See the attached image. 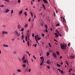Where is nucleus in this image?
Wrapping results in <instances>:
<instances>
[{"instance_id": "f257e3e1", "label": "nucleus", "mask_w": 75, "mask_h": 75, "mask_svg": "<svg viewBox=\"0 0 75 75\" xmlns=\"http://www.w3.org/2000/svg\"><path fill=\"white\" fill-rule=\"evenodd\" d=\"M67 44H64L63 45L61 43L60 44V48L62 49H63V50H66L67 48Z\"/></svg>"}, {"instance_id": "f03ea898", "label": "nucleus", "mask_w": 75, "mask_h": 75, "mask_svg": "<svg viewBox=\"0 0 75 75\" xmlns=\"http://www.w3.org/2000/svg\"><path fill=\"white\" fill-rule=\"evenodd\" d=\"M53 56L55 58H57V55H56V54H55V53L54 52L53 53Z\"/></svg>"}, {"instance_id": "7ed1b4c3", "label": "nucleus", "mask_w": 75, "mask_h": 75, "mask_svg": "<svg viewBox=\"0 0 75 75\" xmlns=\"http://www.w3.org/2000/svg\"><path fill=\"white\" fill-rule=\"evenodd\" d=\"M54 35H55V37H58L59 36H58V34L57 33H54Z\"/></svg>"}, {"instance_id": "20e7f679", "label": "nucleus", "mask_w": 75, "mask_h": 75, "mask_svg": "<svg viewBox=\"0 0 75 75\" xmlns=\"http://www.w3.org/2000/svg\"><path fill=\"white\" fill-rule=\"evenodd\" d=\"M63 23H66V21L65 20V18H64V17H63Z\"/></svg>"}, {"instance_id": "39448f33", "label": "nucleus", "mask_w": 75, "mask_h": 75, "mask_svg": "<svg viewBox=\"0 0 75 75\" xmlns=\"http://www.w3.org/2000/svg\"><path fill=\"white\" fill-rule=\"evenodd\" d=\"M75 58V56H71L70 57V59H74Z\"/></svg>"}, {"instance_id": "423d86ee", "label": "nucleus", "mask_w": 75, "mask_h": 75, "mask_svg": "<svg viewBox=\"0 0 75 75\" xmlns=\"http://www.w3.org/2000/svg\"><path fill=\"white\" fill-rule=\"evenodd\" d=\"M40 59H41V60H42V62H44V58H43V57H41L40 58Z\"/></svg>"}, {"instance_id": "0eeeda50", "label": "nucleus", "mask_w": 75, "mask_h": 75, "mask_svg": "<svg viewBox=\"0 0 75 75\" xmlns=\"http://www.w3.org/2000/svg\"><path fill=\"white\" fill-rule=\"evenodd\" d=\"M22 34H23L21 36V37L22 40L24 39V35L23 34V33H22Z\"/></svg>"}, {"instance_id": "6e6552de", "label": "nucleus", "mask_w": 75, "mask_h": 75, "mask_svg": "<svg viewBox=\"0 0 75 75\" xmlns=\"http://www.w3.org/2000/svg\"><path fill=\"white\" fill-rule=\"evenodd\" d=\"M3 45L4 47H8V45H7L4 44Z\"/></svg>"}, {"instance_id": "1a4fd4ad", "label": "nucleus", "mask_w": 75, "mask_h": 75, "mask_svg": "<svg viewBox=\"0 0 75 75\" xmlns=\"http://www.w3.org/2000/svg\"><path fill=\"white\" fill-rule=\"evenodd\" d=\"M23 10H21L19 12V14L21 15L22 14V13H23Z\"/></svg>"}, {"instance_id": "9d476101", "label": "nucleus", "mask_w": 75, "mask_h": 75, "mask_svg": "<svg viewBox=\"0 0 75 75\" xmlns=\"http://www.w3.org/2000/svg\"><path fill=\"white\" fill-rule=\"evenodd\" d=\"M10 11V10H9V9L7 8L6 11V12L7 13H8V12L9 11Z\"/></svg>"}, {"instance_id": "9b49d317", "label": "nucleus", "mask_w": 75, "mask_h": 75, "mask_svg": "<svg viewBox=\"0 0 75 75\" xmlns=\"http://www.w3.org/2000/svg\"><path fill=\"white\" fill-rule=\"evenodd\" d=\"M43 1L44 2H45L46 4H48V2H47L46 0H43Z\"/></svg>"}, {"instance_id": "f8f14e48", "label": "nucleus", "mask_w": 75, "mask_h": 75, "mask_svg": "<svg viewBox=\"0 0 75 75\" xmlns=\"http://www.w3.org/2000/svg\"><path fill=\"white\" fill-rule=\"evenodd\" d=\"M42 6L45 10H46V8H45V5H44V4H42Z\"/></svg>"}, {"instance_id": "ddd939ff", "label": "nucleus", "mask_w": 75, "mask_h": 75, "mask_svg": "<svg viewBox=\"0 0 75 75\" xmlns=\"http://www.w3.org/2000/svg\"><path fill=\"white\" fill-rule=\"evenodd\" d=\"M56 53L58 55H59V52H58V51H57L56 52Z\"/></svg>"}, {"instance_id": "4468645a", "label": "nucleus", "mask_w": 75, "mask_h": 75, "mask_svg": "<svg viewBox=\"0 0 75 75\" xmlns=\"http://www.w3.org/2000/svg\"><path fill=\"white\" fill-rule=\"evenodd\" d=\"M24 27H25V28H26V27H28V24L27 23L26 24Z\"/></svg>"}, {"instance_id": "2eb2a0df", "label": "nucleus", "mask_w": 75, "mask_h": 75, "mask_svg": "<svg viewBox=\"0 0 75 75\" xmlns=\"http://www.w3.org/2000/svg\"><path fill=\"white\" fill-rule=\"evenodd\" d=\"M24 14L25 15V17H27V12H25L24 13Z\"/></svg>"}, {"instance_id": "dca6fc26", "label": "nucleus", "mask_w": 75, "mask_h": 75, "mask_svg": "<svg viewBox=\"0 0 75 75\" xmlns=\"http://www.w3.org/2000/svg\"><path fill=\"white\" fill-rule=\"evenodd\" d=\"M49 55H50V53L49 52H47L46 54L47 56H49Z\"/></svg>"}, {"instance_id": "f3484780", "label": "nucleus", "mask_w": 75, "mask_h": 75, "mask_svg": "<svg viewBox=\"0 0 75 75\" xmlns=\"http://www.w3.org/2000/svg\"><path fill=\"white\" fill-rule=\"evenodd\" d=\"M15 34H16V36H17V35H18V34H18V32H17V31H16L15 32Z\"/></svg>"}, {"instance_id": "a211bd4d", "label": "nucleus", "mask_w": 75, "mask_h": 75, "mask_svg": "<svg viewBox=\"0 0 75 75\" xmlns=\"http://www.w3.org/2000/svg\"><path fill=\"white\" fill-rule=\"evenodd\" d=\"M30 13L32 17H33V14L32 12H30Z\"/></svg>"}, {"instance_id": "6ab92c4d", "label": "nucleus", "mask_w": 75, "mask_h": 75, "mask_svg": "<svg viewBox=\"0 0 75 75\" xmlns=\"http://www.w3.org/2000/svg\"><path fill=\"white\" fill-rule=\"evenodd\" d=\"M23 67L24 68H25V67H26V65H25V64H23Z\"/></svg>"}, {"instance_id": "aec40b11", "label": "nucleus", "mask_w": 75, "mask_h": 75, "mask_svg": "<svg viewBox=\"0 0 75 75\" xmlns=\"http://www.w3.org/2000/svg\"><path fill=\"white\" fill-rule=\"evenodd\" d=\"M24 28H22L21 30V31H24Z\"/></svg>"}, {"instance_id": "412c9836", "label": "nucleus", "mask_w": 75, "mask_h": 75, "mask_svg": "<svg viewBox=\"0 0 75 75\" xmlns=\"http://www.w3.org/2000/svg\"><path fill=\"white\" fill-rule=\"evenodd\" d=\"M25 72H27V71H28V69H25Z\"/></svg>"}, {"instance_id": "4be33fe9", "label": "nucleus", "mask_w": 75, "mask_h": 75, "mask_svg": "<svg viewBox=\"0 0 75 75\" xmlns=\"http://www.w3.org/2000/svg\"><path fill=\"white\" fill-rule=\"evenodd\" d=\"M20 35L19 34H18L17 36H16V37H17V38H18V37H20Z\"/></svg>"}, {"instance_id": "5701e85b", "label": "nucleus", "mask_w": 75, "mask_h": 75, "mask_svg": "<svg viewBox=\"0 0 75 75\" xmlns=\"http://www.w3.org/2000/svg\"><path fill=\"white\" fill-rule=\"evenodd\" d=\"M44 62H42L40 64V65H42V64H43Z\"/></svg>"}, {"instance_id": "b1692460", "label": "nucleus", "mask_w": 75, "mask_h": 75, "mask_svg": "<svg viewBox=\"0 0 75 75\" xmlns=\"http://www.w3.org/2000/svg\"><path fill=\"white\" fill-rule=\"evenodd\" d=\"M23 62H24V63H26L27 62V60H24L23 61Z\"/></svg>"}, {"instance_id": "393cba45", "label": "nucleus", "mask_w": 75, "mask_h": 75, "mask_svg": "<svg viewBox=\"0 0 75 75\" xmlns=\"http://www.w3.org/2000/svg\"><path fill=\"white\" fill-rule=\"evenodd\" d=\"M57 66H58V67H61V66H60L59 64H57Z\"/></svg>"}, {"instance_id": "a878e982", "label": "nucleus", "mask_w": 75, "mask_h": 75, "mask_svg": "<svg viewBox=\"0 0 75 75\" xmlns=\"http://www.w3.org/2000/svg\"><path fill=\"white\" fill-rule=\"evenodd\" d=\"M46 63H47V64H50V61H47L46 62Z\"/></svg>"}, {"instance_id": "bb28decb", "label": "nucleus", "mask_w": 75, "mask_h": 75, "mask_svg": "<svg viewBox=\"0 0 75 75\" xmlns=\"http://www.w3.org/2000/svg\"><path fill=\"white\" fill-rule=\"evenodd\" d=\"M33 46H34L35 47H37V44L33 45Z\"/></svg>"}, {"instance_id": "cd10ccee", "label": "nucleus", "mask_w": 75, "mask_h": 75, "mask_svg": "<svg viewBox=\"0 0 75 75\" xmlns=\"http://www.w3.org/2000/svg\"><path fill=\"white\" fill-rule=\"evenodd\" d=\"M4 5H2L0 6V7H4Z\"/></svg>"}, {"instance_id": "c85d7f7f", "label": "nucleus", "mask_w": 75, "mask_h": 75, "mask_svg": "<svg viewBox=\"0 0 75 75\" xmlns=\"http://www.w3.org/2000/svg\"><path fill=\"white\" fill-rule=\"evenodd\" d=\"M59 23H58V24H57L56 25V27H57L58 26H59Z\"/></svg>"}, {"instance_id": "c756f323", "label": "nucleus", "mask_w": 75, "mask_h": 75, "mask_svg": "<svg viewBox=\"0 0 75 75\" xmlns=\"http://www.w3.org/2000/svg\"><path fill=\"white\" fill-rule=\"evenodd\" d=\"M13 13V10H12L11 11V14H12Z\"/></svg>"}, {"instance_id": "7c9ffc66", "label": "nucleus", "mask_w": 75, "mask_h": 75, "mask_svg": "<svg viewBox=\"0 0 75 75\" xmlns=\"http://www.w3.org/2000/svg\"><path fill=\"white\" fill-rule=\"evenodd\" d=\"M18 28H21V26H20V25H18Z\"/></svg>"}, {"instance_id": "2f4dec72", "label": "nucleus", "mask_w": 75, "mask_h": 75, "mask_svg": "<svg viewBox=\"0 0 75 75\" xmlns=\"http://www.w3.org/2000/svg\"><path fill=\"white\" fill-rule=\"evenodd\" d=\"M2 34H3V35H4V34H5V32H4V31H3L2 32Z\"/></svg>"}, {"instance_id": "473e14b6", "label": "nucleus", "mask_w": 75, "mask_h": 75, "mask_svg": "<svg viewBox=\"0 0 75 75\" xmlns=\"http://www.w3.org/2000/svg\"><path fill=\"white\" fill-rule=\"evenodd\" d=\"M42 37H44V36H45V34H42Z\"/></svg>"}, {"instance_id": "72a5a7b5", "label": "nucleus", "mask_w": 75, "mask_h": 75, "mask_svg": "<svg viewBox=\"0 0 75 75\" xmlns=\"http://www.w3.org/2000/svg\"><path fill=\"white\" fill-rule=\"evenodd\" d=\"M66 63L67 65H68V66H69V64H68V62H67V61H66Z\"/></svg>"}, {"instance_id": "f704fd0d", "label": "nucleus", "mask_w": 75, "mask_h": 75, "mask_svg": "<svg viewBox=\"0 0 75 75\" xmlns=\"http://www.w3.org/2000/svg\"><path fill=\"white\" fill-rule=\"evenodd\" d=\"M49 45L50 47H51V44L50 43H49Z\"/></svg>"}, {"instance_id": "c9c22d12", "label": "nucleus", "mask_w": 75, "mask_h": 75, "mask_svg": "<svg viewBox=\"0 0 75 75\" xmlns=\"http://www.w3.org/2000/svg\"><path fill=\"white\" fill-rule=\"evenodd\" d=\"M58 35H59V36H60V37H62V35H61L60 34H59Z\"/></svg>"}, {"instance_id": "e433bc0d", "label": "nucleus", "mask_w": 75, "mask_h": 75, "mask_svg": "<svg viewBox=\"0 0 75 75\" xmlns=\"http://www.w3.org/2000/svg\"><path fill=\"white\" fill-rule=\"evenodd\" d=\"M37 39L38 40H41V38H39V37H38L37 38Z\"/></svg>"}, {"instance_id": "4c0bfd02", "label": "nucleus", "mask_w": 75, "mask_h": 75, "mask_svg": "<svg viewBox=\"0 0 75 75\" xmlns=\"http://www.w3.org/2000/svg\"><path fill=\"white\" fill-rule=\"evenodd\" d=\"M45 31L46 33H48V30H47V28L46 29Z\"/></svg>"}, {"instance_id": "58836bf2", "label": "nucleus", "mask_w": 75, "mask_h": 75, "mask_svg": "<svg viewBox=\"0 0 75 75\" xmlns=\"http://www.w3.org/2000/svg\"><path fill=\"white\" fill-rule=\"evenodd\" d=\"M2 27H6V25H2Z\"/></svg>"}, {"instance_id": "ea45409f", "label": "nucleus", "mask_w": 75, "mask_h": 75, "mask_svg": "<svg viewBox=\"0 0 75 75\" xmlns=\"http://www.w3.org/2000/svg\"><path fill=\"white\" fill-rule=\"evenodd\" d=\"M25 38L26 41H27V36H26Z\"/></svg>"}, {"instance_id": "a19ab883", "label": "nucleus", "mask_w": 75, "mask_h": 75, "mask_svg": "<svg viewBox=\"0 0 75 75\" xmlns=\"http://www.w3.org/2000/svg\"><path fill=\"white\" fill-rule=\"evenodd\" d=\"M28 46H29V42L28 41Z\"/></svg>"}, {"instance_id": "79ce46f5", "label": "nucleus", "mask_w": 75, "mask_h": 75, "mask_svg": "<svg viewBox=\"0 0 75 75\" xmlns=\"http://www.w3.org/2000/svg\"><path fill=\"white\" fill-rule=\"evenodd\" d=\"M18 72H21V70H20V69H18Z\"/></svg>"}, {"instance_id": "37998d69", "label": "nucleus", "mask_w": 75, "mask_h": 75, "mask_svg": "<svg viewBox=\"0 0 75 75\" xmlns=\"http://www.w3.org/2000/svg\"><path fill=\"white\" fill-rule=\"evenodd\" d=\"M61 72L62 74H64V71L62 70H61Z\"/></svg>"}, {"instance_id": "c03bdc74", "label": "nucleus", "mask_w": 75, "mask_h": 75, "mask_svg": "<svg viewBox=\"0 0 75 75\" xmlns=\"http://www.w3.org/2000/svg\"><path fill=\"white\" fill-rule=\"evenodd\" d=\"M29 21H31V18H29V19H28Z\"/></svg>"}, {"instance_id": "a18cd8bd", "label": "nucleus", "mask_w": 75, "mask_h": 75, "mask_svg": "<svg viewBox=\"0 0 75 75\" xmlns=\"http://www.w3.org/2000/svg\"><path fill=\"white\" fill-rule=\"evenodd\" d=\"M24 59H25V56H24L23 57L22 59H23V60H24Z\"/></svg>"}, {"instance_id": "49530a36", "label": "nucleus", "mask_w": 75, "mask_h": 75, "mask_svg": "<svg viewBox=\"0 0 75 75\" xmlns=\"http://www.w3.org/2000/svg\"><path fill=\"white\" fill-rule=\"evenodd\" d=\"M68 46L69 47V46H70V43H69L68 45Z\"/></svg>"}, {"instance_id": "de8ad7c7", "label": "nucleus", "mask_w": 75, "mask_h": 75, "mask_svg": "<svg viewBox=\"0 0 75 75\" xmlns=\"http://www.w3.org/2000/svg\"><path fill=\"white\" fill-rule=\"evenodd\" d=\"M30 71H31V69H29L28 72H30Z\"/></svg>"}, {"instance_id": "09e8293b", "label": "nucleus", "mask_w": 75, "mask_h": 75, "mask_svg": "<svg viewBox=\"0 0 75 75\" xmlns=\"http://www.w3.org/2000/svg\"><path fill=\"white\" fill-rule=\"evenodd\" d=\"M45 27H46L47 29L48 28V27L47 26V25H45Z\"/></svg>"}, {"instance_id": "8fccbe9b", "label": "nucleus", "mask_w": 75, "mask_h": 75, "mask_svg": "<svg viewBox=\"0 0 75 75\" xmlns=\"http://www.w3.org/2000/svg\"><path fill=\"white\" fill-rule=\"evenodd\" d=\"M5 34H8V33L7 32H5Z\"/></svg>"}, {"instance_id": "3c124183", "label": "nucleus", "mask_w": 75, "mask_h": 75, "mask_svg": "<svg viewBox=\"0 0 75 75\" xmlns=\"http://www.w3.org/2000/svg\"><path fill=\"white\" fill-rule=\"evenodd\" d=\"M54 41H56V42H58V41L57 40H55V39H54Z\"/></svg>"}, {"instance_id": "603ef678", "label": "nucleus", "mask_w": 75, "mask_h": 75, "mask_svg": "<svg viewBox=\"0 0 75 75\" xmlns=\"http://www.w3.org/2000/svg\"><path fill=\"white\" fill-rule=\"evenodd\" d=\"M35 40H37V36H35Z\"/></svg>"}, {"instance_id": "864d4df0", "label": "nucleus", "mask_w": 75, "mask_h": 75, "mask_svg": "<svg viewBox=\"0 0 75 75\" xmlns=\"http://www.w3.org/2000/svg\"><path fill=\"white\" fill-rule=\"evenodd\" d=\"M53 14H54V16H55L56 14L55 13V12H54Z\"/></svg>"}, {"instance_id": "5fc2aeb1", "label": "nucleus", "mask_w": 75, "mask_h": 75, "mask_svg": "<svg viewBox=\"0 0 75 75\" xmlns=\"http://www.w3.org/2000/svg\"><path fill=\"white\" fill-rule=\"evenodd\" d=\"M55 10H56V13H58V11H57V10L56 8Z\"/></svg>"}, {"instance_id": "6e6d98bb", "label": "nucleus", "mask_w": 75, "mask_h": 75, "mask_svg": "<svg viewBox=\"0 0 75 75\" xmlns=\"http://www.w3.org/2000/svg\"><path fill=\"white\" fill-rule=\"evenodd\" d=\"M14 40H15L14 39H13V38L12 39V41H14Z\"/></svg>"}, {"instance_id": "4d7b16f0", "label": "nucleus", "mask_w": 75, "mask_h": 75, "mask_svg": "<svg viewBox=\"0 0 75 75\" xmlns=\"http://www.w3.org/2000/svg\"><path fill=\"white\" fill-rule=\"evenodd\" d=\"M47 68H48V69H50V67L49 66H48Z\"/></svg>"}, {"instance_id": "13d9d810", "label": "nucleus", "mask_w": 75, "mask_h": 75, "mask_svg": "<svg viewBox=\"0 0 75 75\" xmlns=\"http://www.w3.org/2000/svg\"><path fill=\"white\" fill-rule=\"evenodd\" d=\"M58 31V30H57V29L56 30V32L57 33Z\"/></svg>"}, {"instance_id": "bf43d9fd", "label": "nucleus", "mask_w": 75, "mask_h": 75, "mask_svg": "<svg viewBox=\"0 0 75 75\" xmlns=\"http://www.w3.org/2000/svg\"><path fill=\"white\" fill-rule=\"evenodd\" d=\"M70 71H72V68H70Z\"/></svg>"}, {"instance_id": "052dcab7", "label": "nucleus", "mask_w": 75, "mask_h": 75, "mask_svg": "<svg viewBox=\"0 0 75 75\" xmlns=\"http://www.w3.org/2000/svg\"><path fill=\"white\" fill-rule=\"evenodd\" d=\"M33 58H35V59H36V58H35V56L34 55V56H33Z\"/></svg>"}, {"instance_id": "680f3d73", "label": "nucleus", "mask_w": 75, "mask_h": 75, "mask_svg": "<svg viewBox=\"0 0 75 75\" xmlns=\"http://www.w3.org/2000/svg\"><path fill=\"white\" fill-rule=\"evenodd\" d=\"M32 36L33 37H34V34H33L32 35Z\"/></svg>"}, {"instance_id": "e2e57ef3", "label": "nucleus", "mask_w": 75, "mask_h": 75, "mask_svg": "<svg viewBox=\"0 0 75 75\" xmlns=\"http://www.w3.org/2000/svg\"><path fill=\"white\" fill-rule=\"evenodd\" d=\"M18 3H20V0H18Z\"/></svg>"}, {"instance_id": "0e129e2a", "label": "nucleus", "mask_w": 75, "mask_h": 75, "mask_svg": "<svg viewBox=\"0 0 75 75\" xmlns=\"http://www.w3.org/2000/svg\"><path fill=\"white\" fill-rule=\"evenodd\" d=\"M50 30H51V31H52V28H50Z\"/></svg>"}, {"instance_id": "69168bd1", "label": "nucleus", "mask_w": 75, "mask_h": 75, "mask_svg": "<svg viewBox=\"0 0 75 75\" xmlns=\"http://www.w3.org/2000/svg\"><path fill=\"white\" fill-rule=\"evenodd\" d=\"M6 1H7V2H9V1L8 0H6Z\"/></svg>"}, {"instance_id": "338daca9", "label": "nucleus", "mask_w": 75, "mask_h": 75, "mask_svg": "<svg viewBox=\"0 0 75 75\" xmlns=\"http://www.w3.org/2000/svg\"><path fill=\"white\" fill-rule=\"evenodd\" d=\"M36 40V42H38V40H37V39H36V40Z\"/></svg>"}, {"instance_id": "774afa93", "label": "nucleus", "mask_w": 75, "mask_h": 75, "mask_svg": "<svg viewBox=\"0 0 75 75\" xmlns=\"http://www.w3.org/2000/svg\"><path fill=\"white\" fill-rule=\"evenodd\" d=\"M16 52H16L15 51L14 52V54H16Z\"/></svg>"}]
</instances>
